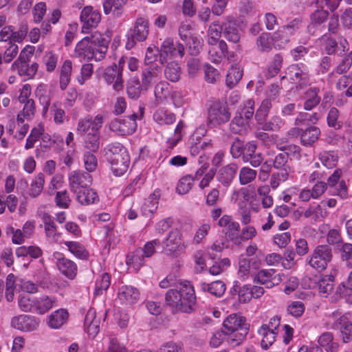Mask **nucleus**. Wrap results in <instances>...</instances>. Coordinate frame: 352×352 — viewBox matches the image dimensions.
Wrapping results in <instances>:
<instances>
[{
	"mask_svg": "<svg viewBox=\"0 0 352 352\" xmlns=\"http://www.w3.org/2000/svg\"><path fill=\"white\" fill-rule=\"evenodd\" d=\"M165 300L174 313L190 314L195 310V292L188 282L180 283L178 289H169L166 294Z\"/></svg>",
	"mask_w": 352,
	"mask_h": 352,
	"instance_id": "nucleus-1",
	"label": "nucleus"
},
{
	"mask_svg": "<svg viewBox=\"0 0 352 352\" xmlns=\"http://www.w3.org/2000/svg\"><path fill=\"white\" fill-rule=\"evenodd\" d=\"M109 42L108 36L95 32L90 36H86L78 43L75 53L79 57L100 61L104 58Z\"/></svg>",
	"mask_w": 352,
	"mask_h": 352,
	"instance_id": "nucleus-2",
	"label": "nucleus"
},
{
	"mask_svg": "<svg viewBox=\"0 0 352 352\" xmlns=\"http://www.w3.org/2000/svg\"><path fill=\"white\" fill-rule=\"evenodd\" d=\"M223 327L228 334V342L233 347L239 345L248 333L246 319L237 314L228 316L223 321Z\"/></svg>",
	"mask_w": 352,
	"mask_h": 352,
	"instance_id": "nucleus-3",
	"label": "nucleus"
},
{
	"mask_svg": "<svg viewBox=\"0 0 352 352\" xmlns=\"http://www.w3.org/2000/svg\"><path fill=\"white\" fill-rule=\"evenodd\" d=\"M107 155L115 175H122L128 170L130 157L123 145L120 143L111 145Z\"/></svg>",
	"mask_w": 352,
	"mask_h": 352,
	"instance_id": "nucleus-4",
	"label": "nucleus"
},
{
	"mask_svg": "<svg viewBox=\"0 0 352 352\" xmlns=\"http://www.w3.org/2000/svg\"><path fill=\"white\" fill-rule=\"evenodd\" d=\"M35 47L26 46L20 53L19 58L12 63V68L18 71L20 76L32 78L38 70V64L32 63L29 66L30 58L33 56Z\"/></svg>",
	"mask_w": 352,
	"mask_h": 352,
	"instance_id": "nucleus-5",
	"label": "nucleus"
},
{
	"mask_svg": "<svg viewBox=\"0 0 352 352\" xmlns=\"http://www.w3.org/2000/svg\"><path fill=\"white\" fill-rule=\"evenodd\" d=\"M333 253L328 245H320L315 248L311 254L307 258V264L318 272L324 270L331 261Z\"/></svg>",
	"mask_w": 352,
	"mask_h": 352,
	"instance_id": "nucleus-6",
	"label": "nucleus"
},
{
	"mask_svg": "<svg viewBox=\"0 0 352 352\" xmlns=\"http://www.w3.org/2000/svg\"><path fill=\"white\" fill-rule=\"evenodd\" d=\"M148 35V22L143 18L136 19L133 28H130L126 34V48H133L137 42L144 41Z\"/></svg>",
	"mask_w": 352,
	"mask_h": 352,
	"instance_id": "nucleus-7",
	"label": "nucleus"
},
{
	"mask_svg": "<svg viewBox=\"0 0 352 352\" xmlns=\"http://www.w3.org/2000/svg\"><path fill=\"white\" fill-rule=\"evenodd\" d=\"M230 116L228 107L226 102L215 101L208 110V124L211 127L219 126L228 122Z\"/></svg>",
	"mask_w": 352,
	"mask_h": 352,
	"instance_id": "nucleus-8",
	"label": "nucleus"
},
{
	"mask_svg": "<svg viewBox=\"0 0 352 352\" xmlns=\"http://www.w3.org/2000/svg\"><path fill=\"white\" fill-rule=\"evenodd\" d=\"M162 252L167 256L177 257L185 249L182 242V234L178 229H173L162 241Z\"/></svg>",
	"mask_w": 352,
	"mask_h": 352,
	"instance_id": "nucleus-9",
	"label": "nucleus"
},
{
	"mask_svg": "<svg viewBox=\"0 0 352 352\" xmlns=\"http://www.w3.org/2000/svg\"><path fill=\"white\" fill-rule=\"evenodd\" d=\"M136 118L135 113L128 116L126 119L115 118L110 122L109 129L118 135H131L137 127Z\"/></svg>",
	"mask_w": 352,
	"mask_h": 352,
	"instance_id": "nucleus-10",
	"label": "nucleus"
},
{
	"mask_svg": "<svg viewBox=\"0 0 352 352\" xmlns=\"http://www.w3.org/2000/svg\"><path fill=\"white\" fill-rule=\"evenodd\" d=\"M102 77L108 85L113 84V89L115 91H118L123 89L122 69L116 64L106 67Z\"/></svg>",
	"mask_w": 352,
	"mask_h": 352,
	"instance_id": "nucleus-11",
	"label": "nucleus"
},
{
	"mask_svg": "<svg viewBox=\"0 0 352 352\" xmlns=\"http://www.w3.org/2000/svg\"><path fill=\"white\" fill-rule=\"evenodd\" d=\"M100 20L101 16L98 11L92 6H85L80 14V21L83 23L82 33L87 34L90 28H96Z\"/></svg>",
	"mask_w": 352,
	"mask_h": 352,
	"instance_id": "nucleus-12",
	"label": "nucleus"
},
{
	"mask_svg": "<svg viewBox=\"0 0 352 352\" xmlns=\"http://www.w3.org/2000/svg\"><path fill=\"white\" fill-rule=\"evenodd\" d=\"M70 190L73 192L88 188L91 184V175L87 172L73 171L69 177Z\"/></svg>",
	"mask_w": 352,
	"mask_h": 352,
	"instance_id": "nucleus-13",
	"label": "nucleus"
},
{
	"mask_svg": "<svg viewBox=\"0 0 352 352\" xmlns=\"http://www.w3.org/2000/svg\"><path fill=\"white\" fill-rule=\"evenodd\" d=\"M40 320L34 316L29 315H19L12 318V327L23 331H32L39 326Z\"/></svg>",
	"mask_w": 352,
	"mask_h": 352,
	"instance_id": "nucleus-14",
	"label": "nucleus"
},
{
	"mask_svg": "<svg viewBox=\"0 0 352 352\" xmlns=\"http://www.w3.org/2000/svg\"><path fill=\"white\" fill-rule=\"evenodd\" d=\"M162 72V67L157 63L151 64L146 67L141 74L143 89H148L154 82L160 78Z\"/></svg>",
	"mask_w": 352,
	"mask_h": 352,
	"instance_id": "nucleus-15",
	"label": "nucleus"
},
{
	"mask_svg": "<svg viewBox=\"0 0 352 352\" xmlns=\"http://www.w3.org/2000/svg\"><path fill=\"white\" fill-rule=\"evenodd\" d=\"M254 280L261 285H265L267 288H272L274 285H278L282 281V278L275 270L269 269L259 270Z\"/></svg>",
	"mask_w": 352,
	"mask_h": 352,
	"instance_id": "nucleus-16",
	"label": "nucleus"
},
{
	"mask_svg": "<svg viewBox=\"0 0 352 352\" xmlns=\"http://www.w3.org/2000/svg\"><path fill=\"white\" fill-rule=\"evenodd\" d=\"M102 123L103 117L100 114L97 115L94 120H92L91 117L87 116L78 122L77 131L80 135H83L89 129H91L90 132L100 131Z\"/></svg>",
	"mask_w": 352,
	"mask_h": 352,
	"instance_id": "nucleus-17",
	"label": "nucleus"
},
{
	"mask_svg": "<svg viewBox=\"0 0 352 352\" xmlns=\"http://www.w3.org/2000/svg\"><path fill=\"white\" fill-rule=\"evenodd\" d=\"M118 296L122 303L132 305L139 300L140 292L133 286L123 285L119 289Z\"/></svg>",
	"mask_w": 352,
	"mask_h": 352,
	"instance_id": "nucleus-18",
	"label": "nucleus"
},
{
	"mask_svg": "<svg viewBox=\"0 0 352 352\" xmlns=\"http://www.w3.org/2000/svg\"><path fill=\"white\" fill-rule=\"evenodd\" d=\"M237 169L238 166L234 163L221 167L217 173V180L224 186H228L235 177Z\"/></svg>",
	"mask_w": 352,
	"mask_h": 352,
	"instance_id": "nucleus-19",
	"label": "nucleus"
},
{
	"mask_svg": "<svg viewBox=\"0 0 352 352\" xmlns=\"http://www.w3.org/2000/svg\"><path fill=\"white\" fill-rule=\"evenodd\" d=\"M56 266L58 270L69 279L73 280L77 275V265L69 258L65 257L58 258Z\"/></svg>",
	"mask_w": 352,
	"mask_h": 352,
	"instance_id": "nucleus-20",
	"label": "nucleus"
},
{
	"mask_svg": "<svg viewBox=\"0 0 352 352\" xmlns=\"http://www.w3.org/2000/svg\"><path fill=\"white\" fill-rule=\"evenodd\" d=\"M223 34L228 41L234 43H237L241 36L236 21L230 19L223 23Z\"/></svg>",
	"mask_w": 352,
	"mask_h": 352,
	"instance_id": "nucleus-21",
	"label": "nucleus"
},
{
	"mask_svg": "<svg viewBox=\"0 0 352 352\" xmlns=\"http://www.w3.org/2000/svg\"><path fill=\"white\" fill-rule=\"evenodd\" d=\"M160 49L166 56L170 57H183L184 55V47L183 45L179 43H174L171 38H167L164 41L161 45Z\"/></svg>",
	"mask_w": 352,
	"mask_h": 352,
	"instance_id": "nucleus-22",
	"label": "nucleus"
},
{
	"mask_svg": "<svg viewBox=\"0 0 352 352\" xmlns=\"http://www.w3.org/2000/svg\"><path fill=\"white\" fill-rule=\"evenodd\" d=\"M332 329L340 330L344 342L346 343L352 340V323L346 317H340L333 324Z\"/></svg>",
	"mask_w": 352,
	"mask_h": 352,
	"instance_id": "nucleus-23",
	"label": "nucleus"
},
{
	"mask_svg": "<svg viewBox=\"0 0 352 352\" xmlns=\"http://www.w3.org/2000/svg\"><path fill=\"white\" fill-rule=\"evenodd\" d=\"M289 73L292 80L299 81L296 85L297 89H303L310 85V76L308 72L301 69L298 65H292Z\"/></svg>",
	"mask_w": 352,
	"mask_h": 352,
	"instance_id": "nucleus-24",
	"label": "nucleus"
},
{
	"mask_svg": "<svg viewBox=\"0 0 352 352\" xmlns=\"http://www.w3.org/2000/svg\"><path fill=\"white\" fill-rule=\"evenodd\" d=\"M77 201L82 206H88L99 201L97 192L92 188H86L74 192Z\"/></svg>",
	"mask_w": 352,
	"mask_h": 352,
	"instance_id": "nucleus-25",
	"label": "nucleus"
},
{
	"mask_svg": "<svg viewBox=\"0 0 352 352\" xmlns=\"http://www.w3.org/2000/svg\"><path fill=\"white\" fill-rule=\"evenodd\" d=\"M320 130L318 127L311 126L305 130L301 129L300 143L305 146H312L319 138Z\"/></svg>",
	"mask_w": 352,
	"mask_h": 352,
	"instance_id": "nucleus-26",
	"label": "nucleus"
},
{
	"mask_svg": "<svg viewBox=\"0 0 352 352\" xmlns=\"http://www.w3.org/2000/svg\"><path fill=\"white\" fill-rule=\"evenodd\" d=\"M249 128L248 122L245 120L241 113L235 115L230 123V131L236 135H245L248 132Z\"/></svg>",
	"mask_w": 352,
	"mask_h": 352,
	"instance_id": "nucleus-27",
	"label": "nucleus"
},
{
	"mask_svg": "<svg viewBox=\"0 0 352 352\" xmlns=\"http://www.w3.org/2000/svg\"><path fill=\"white\" fill-rule=\"evenodd\" d=\"M100 319L96 317V312L94 309H90L85 318V327L87 333L95 336L99 332Z\"/></svg>",
	"mask_w": 352,
	"mask_h": 352,
	"instance_id": "nucleus-28",
	"label": "nucleus"
},
{
	"mask_svg": "<svg viewBox=\"0 0 352 352\" xmlns=\"http://www.w3.org/2000/svg\"><path fill=\"white\" fill-rule=\"evenodd\" d=\"M336 271L331 272L329 275L322 277L318 281L319 293L322 297H327L332 293L334 287Z\"/></svg>",
	"mask_w": 352,
	"mask_h": 352,
	"instance_id": "nucleus-29",
	"label": "nucleus"
},
{
	"mask_svg": "<svg viewBox=\"0 0 352 352\" xmlns=\"http://www.w3.org/2000/svg\"><path fill=\"white\" fill-rule=\"evenodd\" d=\"M54 302L55 298L48 296L35 298L34 312L44 314L53 307Z\"/></svg>",
	"mask_w": 352,
	"mask_h": 352,
	"instance_id": "nucleus-30",
	"label": "nucleus"
},
{
	"mask_svg": "<svg viewBox=\"0 0 352 352\" xmlns=\"http://www.w3.org/2000/svg\"><path fill=\"white\" fill-rule=\"evenodd\" d=\"M164 74L167 80L177 82L181 78L182 68L177 62L170 61L164 67Z\"/></svg>",
	"mask_w": 352,
	"mask_h": 352,
	"instance_id": "nucleus-31",
	"label": "nucleus"
},
{
	"mask_svg": "<svg viewBox=\"0 0 352 352\" xmlns=\"http://www.w3.org/2000/svg\"><path fill=\"white\" fill-rule=\"evenodd\" d=\"M319 91V88L311 87L305 93L304 109L305 110L310 111L320 103L321 98L318 95Z\"/></svg>",
	"mask_w": 352,
	"mask_h": 352,
	"instance_id": "nucleus-32",
	"label": "nucleus"
},
{
	"mask_svg": "<svg viewBox=\"0 0 352 352\" xmlns=\"http://www.w3.org/2000/svg\"><path fill=\"white\" fill-rule=\"evenodd\" d=\"M127 0H105L103 3V8L105 14L112 12L116 16H120L122 14L123 6Z\"/></svg>",
	"mask_w": 352,
	"mask_h": 352,
	"instance_id": "nucleus-33",
	"label": "nucleus"
},
{
	"mask_svg": "<svg viewBox=\"0 0 352 352\" xmlns=\"http://www.w3.org/2000/svg\"><path fill=\"white\" fill-rule=\"evenodd\" d=\"M143 88L142 81L140 82L138 78L133 77L127 82V94L129 97L132 99H138L140 96L142 92L146 91L148 90Z\"/></svg>",
	"mask_w": 352,
	"mask_h": 352,
	"instance_id": "nucleus-34",
	"label": "nucleus"
},
{
	"mask_svg": "<svg viewBox=\"0 0 352 352\" xmlns=\"http://www.w3.org/2000/svg\"><path fill=\"white\" fill-rule=\"evenodd\" d=\"M266 117H255L256 123L258 126V130L263 131H275L280 128V119L278 117H274L270 120H265Z\"/></svg>",
	"mask_w": 352,
	"mask_h": 352,
	"instance_id": "nucleus-35",
	"label": "nucleus"
},
{
	"mask_svg": "<svg viewBox=\"0 0 352 352\" xmlns=\"http://www.w3.org/2000/svg\"><path fill=\"white\" fill-rule=\"evenodd\" d=\"M200 288L203 292H208L214 296L220 297L225 293L226 285L221 280H216L210 284L201 283Z\"/></svg>",
	"mask_w": 352,
	"mask_h": 352,
	"instance_id": "nucleus-36",
	"label": "nucleus"
},
{
	"mask_svg": "<svg viewBox=\"0 0 352 352\" xmlns=\"http://www.w3.org/2000/svg\"><path fill=\"white\" fill-rule=\"evenodd\" d=\"M243 76V69L239 65L232 66L228 71L226 82L227 86L232 89L241 80Z\"/></svg>",
	"mask_w": 352,
	"mask_h": 352,
	"instance_id": "nucleus-37",
	"label": "nucleus"
},
{
	"mask_svg": "<svg viewBox=\"0 0 352 352\" xmlns=\"http://www.w3.org/2000/svg\"><path fill=\"white\" fill-rule=\"evenodd\" d=\"M223 34V23L220 24L219 21L212 22L208 30V43L210 45H215Z\"/></svg>",
	"mask_w": 352,
	"mask_h": 352,
	"instance_id": "nucleus-38",
	"label": "nucleus"
},
{
	"mask_svg": "<svg viewBox=\"0 0 352 352\" xmlns=\"http://www.w3.org/2000/svg\"><path fill=\"white\" fill-rule=\"evenodd\" d=\"M67 318V311L64 309H60L50 316L47 323L50 327L58 329L64 324Z\"/></svg>",
	"mask_w": 352,
	"mask_h": 352,
	"instance_id": "nucleus-39",
	"label": "nucleus"
},
{
	"mask_svg": "<svg viewBox=\"0 0 352 352\" xmlns=\"http://www.w3.org/2000/svg\"><path fill=\"white\" fill-rule=\"evenodd\" d=\"M72 69V62L66 60L63 64L60 73V88L62 90H65L70 82Z\"/></svg>",
	"mask_w": 352,
	"mask_h": 352,
	"instance_id": "nucleus-40",
	"label": "nucleus"
},
{
	"mask_svg": "<svg viewBox=\"0 0 352 352\" xmlns=\"http://www.w3.org/2000/svg\"><path fill=\"white\" fill-rule=\"evenodd\" d=\"M260 335L263 336L261 345L264 349H268L275 341L276 333L268 329L267 324H263L258 330Z\"/></svg>",
	"mask_w": 352,
	"mask_h": 352,
	"instance_id": "nucleus-41",
	"label": "nucleus"
},
{
	"mask_svg": "<svg viewBox=\"0 0 352 352\" xmlns=\"http://www.w3.org/2000/svg\"><path fill=\"white\" fill-rule=\"evenodd\" d=\"M85 146L89 152H97L100 147V131L89 132L85 138Z\"/></svg>",
	"mask_w": 352,
	"mask_h": 352,
	"instance_id": "nucleus-42",
	"label": "nucleus"
},
{
	"mask_svg": "<svg viewBox=\"0 0 352 352\" xmlns=\"http://www.w3.org/2000/svg\"><path fill=\"white\" fill-rule=\"evenodd\" d=\"M169 83L164 80H161L155 86L154 94L157 102H162L167 99L170 95Z\"/></svg>",
	"mask_w": 352,
	"mask_h": 352,
	"instance_id": "nucleus-43",
	"label": "nucleus"
},
{
	"mask_svg": "<svg viewBox=\"0 0 352 352\" xmlns=\"http://www.w3.org/2000/svg\"><path fill=\"white\" fill-rule=\"evenodd\" d=\"M44 183V175L40 173L32 180L30 188L29 189V195L32 197H36L37 196H38L43 189Z\"/></svg>",
	"mask_w": 352,
	"mask_h": 352,
	"instance_id": "nucleus-44",
	"label": "nucleus"
},
{
	"mask_svg": "<svg viewBox=\"0 0 352 352\" xmlns=\"http://www.w3.org/2000/svg\"><path fill=\"white\" fill-rule=\"evenodd\" d=\"M283 58L280 54H276L272 58L267 67L266 76L267 78H271L278 74L282 67Z\"/></svg>",
	"mask_w": 352,
	"mask_h": 352,
	"instance_id": "nucleus-45",
	"label": "nucleus"
},
{
	"mask_svg": "<svg viewBox=\"0 0 352 352\" xmlns=\"http://www.w3.org/2000/svg\"><path fill=\"white\" fill-rule=\"evenodd\" d=\"M300 23V21L298 19H295L289 24L281 27L280 29L274 33V40L283 38V36L281 34L282 33H285L286 34H292L295 31L298 30Z\"/></svg>",
	"mask_w": 352,
	"mask_h": 352,
	"instance_id": "nucleus-46",
	"label": "nucleus"
},
{
	"mask_svg": "<svg viewBox=\"0 0 352 352\" xmlns=\"http://www.w3.org/2000/svg\"><path fill=\"white\" fill-rule=\"evenodd\" d=\"M65 245L71 253L80 259H87L89 254L85 248L78 242L66 241Z\"/></svg>",
	"mask_w": 352,
	"mask_h": 352,
	"instance_id": "nucleus-47",
	"label": "nucleus"
},
{
	"mask_svg": "<svg viewBox=\"0 0 352 352\" xmlns=\"http://www.w3.org/2000/svg\"><path fill=\"white\" fill-rule=\"evenodd\" d=\"M43 219L47 236L54 241L57 240L59 234L56 232V228L52 217L49 214H45Z\"/></svg>",
	"mask_w": 352,
	"mask_h": 352,
	"instance_id": "nucleus-48",
	"label": "nucleus"
},
{
	"mask_svg": "<svg viewBox=\"0 0 352 352\" xmlns=\"http://www.w3.org/2000/svg\"><path fill=\"white\" fill-rule=\"evenodd\" d=\"M296 253L292 249H287L282 256V266L285 270L293 268L297 263Z\"/></svg>",
	"mask_w": 352,
	"mask_h": 352,
	"instance_id": "nucleus-49",
	"label": "nucleus"
},
{
	"mask_svg": "<svg viewBox=\"0 0 352 352\" xmlns=\"http://www.w3.org/2000/svg\"><path fill=\"white\" fill-rule=\"evenodd\" d=\"M289 158V153H278L273 161V166L276 169H280V171L285 170L289 174L290 168L287 164Z\"/></svg>",
	"mask_w": 352,
	"mask_h": 352,
	"instance_id": "nucleus-50",
	"label": "nucleus"
},
{
	"mask_svg": "<svg viewBox=\"0 0 352 352\" xmlns=\"http://www.w3.org/2000/svg\"><path fill=\"white\" fill-rule=\"evenodd\" d=\"M257 173L249 167H243L239 171V182L241 185H246L254 181Z\"/></svg>",
	"mask_w": 352,
	"mask_h": 352,
	"instance_id": "nucleus-51",
	"label": "nucleus"
},
{
	"mask_svg": "<svg viewBox=\"0 0 352 352\" xmlns=\"http://www.w3.org/2000/svg\"><path fill=\"white\" fill-rule=\"evenodd\" d=\"M195 178L191 175L183 177L177 184L176 191L180 195L188 193L193 186Z\"/></svg>",
	"mask_w": 352,
	"mask_h": 352,
	"instance_id": "nucleus-52",
	"label": "nucleus"
},
{
	"mask_svg": "<svg viewBox=\"0 0 352 352\" xmlns=\"http://www.w3.org/2000/svg\"><path fill=\"white\" fill-rule=\"evenodd\" d=\"M186 41L188 53L193 56H197L202 47L201 40L197 36H192Z\"/></svg>",
	"mask_w": 352,
	"mask_h": 352,
	"instance_id": "nucleus-53",
	"label": "nucleus"
},
{
	"mask_svg": "<svg viewBox=\"0 0 352 352\" xmlns=\"http://www.w3.org/2000/svg\"><path fill=\"white\" fill-rule=\"evenodd\" d=\"M160 197V190H155L147 199L148 202L152 204V206H150L147 203H144L142 210L144 212L153 213L156 211L158 205V200Z\"/></svg>",
	"mask_w": 352,
	"mask_h": 352,
	"instance_id": "nucleus-54",
	"label": "nucleus"
},
{
	"mask_svg": "<svg viewBox=\"0 0 352 352\" xmlns=\"http://www.w3.org/2000/svg\"><path fill=\"white\" fill-rule=\"evenodd\" d=\"M321 41L324 42V48L328 54L331 55L336 53L338 54L340 47L335 39L324 34L321 38Z\"/></svg>",
	"mask_w": 352,
	"mask_h": 352,
	"instance_id": "nucleus-55",
	"label": "nucleus"
},
{
	"mask_svg": "<svg viewBox=\"0 0 352 352\" xmlns=\"http://www.w3.org/2000/svg\"><path fill=\"white\" fill-rule=\"evenodd\" d=\"M336 299L344 298L349 304H352V289L346 287L344 283L340 284L336 290Z\"/></svg>",
	"mask_w": 352,
	"mask_h": 352,
	"instance_id": "nucleus-56",
	"label": "nucleus"
},
{
	"mask_svg": "<svg viewBox=\"0 0 352 352\" xmlns=\"http://www.w3.org/2000/svg\"><path fill=\"white\" fill-rule=\"evenodd\" d=\"M340 112L336 107L330 109L327 116V124L329 126L338 130L342 128V122L338 120Z\"/></svg>",
	"mask_w": 352,
	"mask_h": 352,
	"instance_id": "nucleus-57",
	"label": "nucleus"
},
{
	"mask_svg": "<svg viewBox=\"0 0 352 352\" xmlns=\"http://www.w3.org/2000/svg\"><path fill=\"white\" fill-rule=\"evenodd\" d=\"M270 34L267 32L262 33L257 38L256 43L259 50L262 52H269L272 50V43Z\"/></svg>",
	"mask_w": 352,
	"mask_h": 352,
	"instance_id": "nucleus-58",
	"label": "nucleus"
},
{
	"mask_svg": "<svg viewBox=\"0 0 352 352\" xmlns=\"http://www.w3.org/2000/svg\"><path fill=\"white\" fill-rule=\"evenodd\" d=\"M18 305L23 311L34 312V298L26 295H20L18 298Z\"/></svg>",
	"mask_w": 352,
	"mask_h": 352,
	"instance_id": "nucleus-59",
	"label": "nucleus"
},
{
	"mask_svg": "<svg viewBox=\"0 0 352 352\" xmlns=\"http://www.w3.org/2000/svg\"><path fill=\"white\" fill-rule=\"evenodd\" d=\"M320 116L318 113H314L312 114L305 112L300 113L296 118L295 124L297 126H300L307 122L315 124L320 119Z\"/></svg>",
	"mask_w": 352,
	"mask_h": 352,
	"instance_id": "nucleus-60",
	"label": "nucleus"
},
{
	"mask_svg": "<svg viewBox=\"0 0 352 352\" xmlns=\"http://www.w3.org/2000/svg\"><path fill=\"white\" fill-rule=\"evenodd\" d=\"M255 137L260 140L263 144L267 146L275 144L277 141L276 135H270L261 130H258L255 133Z\"/></svg>",
	"mask_w": 352,
	"mask_h": 352,
	"instance_id": "nucleus-61",
	"label": "nucleus"
},
{
	"mask_svg": "<svg viewBox=\"0 0 352 352\" xmlns=\"http://www.w3.org/2000/svg\"><path fill=\"white\" fill-rule=\"evenodd\" d=\"M205 80L210 84H214L219 78V73L217 69L207 64L204 66Z\"/></svg>",
	"mask_w": 352,
	"mask_h": 352,
	"instance_id": "nucleus-62",
	"label": "nucleus"
},
{
	"mask_svg": "<svg viewBox=\"0 0 352 352\" xmlns=\"http://www.w3.org/2000/svg\"><path fill=\"white\" fill-rule=\"evenodd\" d=\"M305 218H311L316 221L323 217L322 210L320 204L316 206H310L304 212Z\"/></svg>",
	"mask_w": 352,
	"mask_h": 352,
	"instance_id": "nucleus-63",
	"label": "nucleus"
},
{
	"mask_svg": "<svg viewBox=\"0 0 352 352\" xmlns=\"http://www.w3.org/2000/svg\"><path fill=\"white\" fill-rule=\"evenodd\" d=\"M55 202L58 207L61 208H68L71 199L66 190L58 191L56 193Z\"/></svg>",
	"mask_w": 352,
	"mask_h": 352,
	"instance_id": "nucleus-64",
	"label": "nucleus"
}]
</instances>
